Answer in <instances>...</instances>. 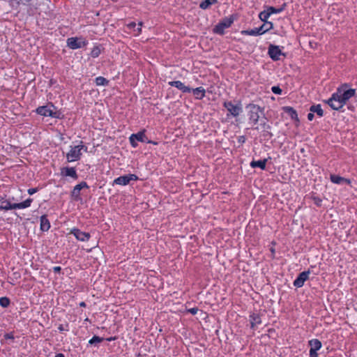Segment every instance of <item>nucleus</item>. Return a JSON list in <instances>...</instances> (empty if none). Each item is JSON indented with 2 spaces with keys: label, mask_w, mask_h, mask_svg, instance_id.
I'll return each mask as SVG.
<instances>
[{
  "label": "nucleus",
  "mask_w": 357,
  "mask_h": 357,
  "mask_svg": "<svg viewBox=\"0 0 357 357\" xmlns=\"http://www.w3.org/2000/svg\"><path fill=\"white\" fill-rule=\"evenodd\" d=\"M32 202L31 198H28L22 202L11 204L10 201L1 198L0 199V211L26 208L31 206Z\"/></svg>",
  "instance_id": "f257e3e1"
},
{
  "label": "nucleus",
  "mask_w": 357,
  "mask_h": 357,
  "mask_svg": "<svg viewBox=\"0 0 357 357\" xmlns=\"http://www.w3.org/2000/svg\"><path fill=\"white\" fill-rule=\"evenodd\" d=\"M69 152L66 154V159L68 162H75L80 160L82 155V151L84 150L87 151V147L83 145V142H80V144L77 146H70Z\"/></svg>",
  "instance_id": "f03ea898"
},
{
  "label": "nucleus",
  "mask_w": 357,
  "mask_h": 357,
  "mask_svg": "<svg viewBox=\"0 0 357 357\" xmlns=\"http://www.w3.org/2000/svg\"><path fill=\"white\" fill-rule=\"evenodd\" d=\"M36 112L38 114L43 116H50L52 118H59V112L56 110V107L52 103H48L46 105L40 106Z\"/></svg>",
  "instance_id": "7ed1b4c3"
},
{
  "label": "nucleus",
  "mask_w": 357,
  "mask_h": 357,
  "mask_svg": "<svg viewBox=\"0 0 357 357\" xmlns=\"http://www.w3.org/2000/svg\"><path fill=\"white\" fill-rule=\"evenodd\" d=\"M273 27V24L271 22H266V23L263 24L259 27L250 30H243L241 31V33L246 36H259L272 29Z\"/></svg>",
  "instance_id": "20e7f679"
},
{
  "label": "nucleus",
  "mask_w": 357,
  "mask_h": 357,
  "mask_svg": "<svg viewBox=\"0 0 357 357\" xmlns=\"http://www.w3.org/2000/svg\"><path fill=\"white\" fill-rule=\"evenodd\" d=\"M233 22L234 18L232 16L224 18L214 26L213 30V33L218 35H223L225 33V29L230 27Z\"/></svg>",
  "instance_id": "39448f33"
},
{
  "label": "nucleus",
  "mask_w": 357,
  "mask_h": 357,
  "mask_svg": "<svg viewBox=\"0 0 357 357\" xmlns=\"http://www.w3.org/2000/svg\"><path fill=\"white\" fill-rule=\"evenodd\" d=\"M223 106L229 112V114H227V116L231 115L234 117H237L243 111L241 103L234 104L232 101H225L223 103Z\"/></svg>",
  "instance_id": "423d86ee"
},
{
  "label": "nucleus",
  "mask_w": 357,
  "mask_h": 357,
  "mask_svg": "<svg viewBox=\"0 0 357 357\" xmlns=\"http://www.w3.org/2000/svg\"><path fill=\"white\" fill-rule=\"evenodd\" d=\"M249 109L248 116L249 119L255 125L257 124L259 119V113L262 112L261 107L255 104H249L247 107Z\"/></svg>",
  "instance_id": "0eeeda50"
},
{
  "label": "nucleus",
  "mask_w": 357,
  "mask_h": 357,
  "mask_svg": "<svg viewBox=\"0 0 357 357\" xmlns=\"http://www.w3.org/2000/svg\"><path fill=\"white\" fill-rule=\"evenodd\" d=\"M87 43V40L82 38L72 37L67 39V46L72 50L82 48Z\"/></svg>",
  "instance_id": "6e6552de"
},
{
  "label": "nucleus",
  "mask_w": 357,
  "mask_h": 357,
  "mask_svg": "<svg viewBox=\"0 0 357 357\" xmlns=\"http://www.w3.org/2000/svg\"><path fill=\"white\" fill-rule=\"evenodd\" d=\"M336 93L340 97L342 103L345 105L350 98L356 96V90L354 89H350L343 91L342 88H338Z\"/></svg>",
  "instance_id": "1a4fd4ad"
},
{
  "label": "nucleus",
  "mask_w": 357,
  "mask_h": 357,
  "mask_svg": "<svg viewBox=\"0 0 357 357\" xmlns=\"http://www.w3.org/2000/svg\"><path fill=\"white\" fill-rule=\"evenodd\" d=\"M129 140L132 146L135 148L137 146V141L151 143V142L148 140L146 135L144 134V131H140L137 133L132 134L129 137Z\"/></svg>",
  "instance_id": "9d476101"
},
{
  "label": "nucleus",
  "mask_w": 357,
  "mask_h": 357,
  "mask_svg": "<svg viewBox=\"0 0 357 357\" xmlns=\"http://www.w3.org/2000/svg\"><path fill=\"white\" fill-rule=\"evenodd\" d=\"M326 102L334 110H340L344 105L336 93H333Z\"/></svg>",
  "instance_id": "9b49d317"
},
{
  "label": "nucleus",
  "mask_w": 357,
  "mask_h": 357,
  "mask_svg": "<svg viewBox=\"0 0 357 357\" xmlns=\"http://www.w3.org/2000/svg\"><path fill=\"white\" fill-rule=\"evenodd\" d=\"M268 54L273 61L280 60L281 55L285 56V54L281 51L279 46L272 44L268 46Z\"/></svg>",
  "instance_id": "f8f14e48"
},
{
  "label": "nucleus",
  "mask_w": 357,
  "mask_h": 357,
  "mask_svg": "<svg viewBox=\"0 0 357 357\" xmlns=\"http://www.w3.org/2000/svg\"><path fill=\"white\" fill-rule=\"evenodd\" d=\"M138 177L135 174H130L119 176L114 179V183L121 185H126L129 184L131 181H137Z\"/></svg>",
  "instance_id": "ddd939ff"
},
{
  "label": "nucleus",
  "mask_w": 357,
  "mask_h": 357,
  "mask_svg": "<svg viewBox=\"0 0 357 357\" xmlns=\"http://www.w3.org/2000/svg\"><path fill=\"white\" fill-rule=\"evenodd\" d=\"M84 188H89V185L85 181H82L79 184L76 185L71 191L70 195L72 199L75 201L80 200V191Z\"/></svg>",
  "instance_id": "4468645a"
},
{
  "label": "nucleus",
  "mask_w": 357,
  "mask_h": 357,
  "mask_svg": "<svg viewBox=\"0 0 357 357\" xmlns=\"http://www.w3.org/2000/svg\"><path fill=\"white\" fill-rule=\"evenodd\" d=\"M70 234H73L77 240L82 242H86L91 238V235L89 233L82 231L77 228H73L70 230Z\"/></svg>",
  "instance_id": "2eb2a0df"
},
{
  "label": "nucleus",
  "mask_w": 357,
  "mask_h": 357,
  "mask_svg": "<svg viewBox=\"0 0 357 357\" xmlns=\"http://www.w3.org/2000/svg\"><path fill=\"white\" fill-rule=\"evenodd\" d=\"M310 273V271L301 272L294 281V285L296 287H303L305 282L309 278Z\"/></svg>",
  "instance_id": "dca6fc26"
},
{
  "label": "nucleus",
  "mask_w": 357,
  "mask_h": 357,
  "mask_svg": "<svg viewBox=\"0 0 357 357\" xmlns=\"http://www.w3.org/2000/svg\"><path fill=\"white\" fill-rule=\"evenodd\" d=\"M61 175L62 176H70L74 179H77L78 175L75 167H66L61 169Z\"/></svg>",
  "instance_id": "f3484780"
},
{
  "label": "nucleus",
  "mask_w": 357,
  "mask_h": 357,
  "mask_svg": "<svg viewBox=\"0 0 357 357\" xmlns=\"http://www.w3.org/2000/svg\"><path fill=\"white\" fill-rule=\"evenodd\" d=\"M169 85L174 86L178 89L181 90L183 93H190L191 89L189 86H185L181 81H172L169 82Z\"/></svg>",
  "instance_id": "a211bd4d"
},
{
  "label": "nucleus",
  "mask_w": 357,
  "mask_h": 357,
  "mask_svg": "<svg viewBox=\"0 0 357 357\" xmlns=\"http://www.w3.org/2000/svg\"><path fill=\"white\" fill-rule=\"evenodd\" d=\"M330 179L332 183H335V184H339V185L344 184V183L350 184V183H351L349 179L342 177V176H340L339 175H336V174H331Z\"/></svg>",
  "instance_id": "6ab92c4d"
},
{
  "label": "nucleus",
  "mask_w": 357,
  "mask_h": 357,
  "mask_svg": "<svg viewBox=\"0 0 357 357\" xmlns=\"http://www.w3.org/2000/svg\"><path fill=\"white\" fill-rule=\"evenodd\" d=\"M40 229L43 231H47L50 228V222L47 218V215H43L40 218Z\"/></svg>",
  "instance_id": "aec40b11"
},
{
  "label": "nucleus",
  "mask_w": 357,
  "mask_h": 357,
  "mask_svg": "<svg viewBox=\"0 0 357 357\" xmlns=\"http://www.w3.org/2000/svg\"><path fill=\"white\" fill-rule=\"evenodd\" d=\"M191 91H192L193 95L197 100H202L205 96L206 93V91L202 86H199L193 89H191Z\"/></svg>",
  "instance_id": "412c9836"
},
{
  "label": "nucleus",
  "mask_w": 357,
  "mask_h": 357,
  "mask_svg": "<svg viewBox=\"0 0 357 357\" xmlns=\"http://www.w3.org/2000/svg\"><path fill=\"white\" fill-rule=\"evenodd\" d=\"M268 161V159L265 158L262 160H252L250 162V166L252 168L259 167L261 169H266V162Z\"/></svg>",
  "instance_id": "4be33fe9"
},
{
  "label": "nucleus",
  "mask_w": 357,
  "mask_h": 357,
  "mask_svg": "<svg viewBox=\"0 0 357 357\" xmlns=\"http://www.w3.org/2000/svg\"><path fill=\"white\" fill-rule=\"evenodd\" d=\"M283 110L291 117V119L298 120L297 112L294 108L291 107H284Z\"/></svg>",
  "instance_id": "5701e85b"
},
{
  "label": "nucleus",
  "mask_w": 357,
  "mask_h": 357,
  "mask_svg": "<svg viewBox=\"0 0 357 357\" xmlns=\"http://www.w3.org/2000/svg\"><path fill=\"white\" fill-rule=\"evenodd\" d=\"M311 350L318 351L321 347V342L318 339H312L309 341Z\"/></svg>",
  "instance_id": "b1692460"
},
{
  "label": "nucleus",
  "mask_w": 357,
  "mask_h": 357,
  "mask_svg": "<svg viewBox=\"0 0 357 357\" xmlns=\"http://www.w3.org/2000/svg\"><path fill=\"white\" fill-rule=\"evenodd\" d=\"M310 111L312 113H316L319 117L324 116V111L319 104L312 105L310 108Z\"/></svg>",
  "instance_id": "393cba45"
},
{
  "label": "nucleus",
  "mask_w": 357,
  "mask_h": 357,
  "mask_svg": "<svg viewBox=\"0 0 357 357\" xmlns=\"http://www.w3.org/2000/svg\"><path fill=\"white\" fill-rule=\"evenodd\" d=\"M285 7H286V3H283L282 6L278 8H276L273 6H268L266 8H267L268 11L270 13V15H272V14L280 13L281 12H282L284 10Z\"/></svg>",
  "instance_id": "a878e982"
},
{
  "label": "nucleus",
  "mask_w": 357,
  "mask_h": 357,
  "mask_svg": "<svg viewBox=\"0 0 357 357\" xmlns=\"http://www.w3.org/2000/svg\"><path fill=\"white\" fill-rule=\"evenodd\" d=\"M218 0H205L199 4V8L206 10L208 9L211 6L215 4Z\"/></svg>",
  "instance_id": "bb28decb"
},
{
  "label": "nucleus",
  "mask_w": 357,
  "mask_h": 357,
  "mask_svg": "<svg viewBox=\"0 0 357 357\" xmlns=\"http://www.w3.org/2000/svg\"><path fill=\"white\" fill-rule=\"evenodd\" d=\"M251 327L254 328L256 325L261 324V318L259 315L253 314L250 317Z\"/></svg>",
  "instance_id": "cd10ccee"
},
{
  "label": "nucleus",
  "mask_w": 357,
  "mask_h": 357,
  "mask_svg": "<svg viewBox=\"0 0 357 357\" xmlns=\"http://www.w3.org/2000/svg\"><path fill=\"white\" fill-rule=\"evenodd\" d=\"M95 82L97 86H108L109 81L102 76H99L96 78Z\"/></svg>",
  "instance_id": "c85d7f7f"
},
{
  "label": "nucleus",
  "mask_w": 357,
  "mask_h": 357,
  "mask_svg": "<svg viewBox=\"0 0 357 357\" xmlns=\"http://www.w3.org/2000/svg\"><path fill=\"white\" fill-rule=\"evenodd\" d=\"M271 16L270 15V13L268 11L267 8L264 10V11H261L259 15V19L262 21V22H264V23H266V22H268V17Z\"/></svg>",
  "instance_id": "c756f323"
},
{
  "label": "nucleus",
  "mask_w": 357,
  "mask_h": 357,
  "mask_svg": "<svg viewBox=\"0 0 357 357\" xmlns=\"http://www.w3.org/2000/svg\"><path fill=\"white\" fill-rule=\"evenodd\" d=\"M104 340L103 337L94 335L89 341V344L91 345H96L98 343H100Z\"/></svg>",
  "instance_id": "7c9ffc66"
},
{
  "label": "nucleus",
  "mask_w": 357,
  "mask_h": 357,
  "mask_svg": "<svg viewBox=\"0 0 357 357\" xmlns=\"http://www.w3.org/2000/svg\"><path fill=\"white\" fill-rule=\"evenodd\" d=\"M100 49L99 47L98 46H96L94 47L91 52V56L93 57V58H97L100 54Z\"/></svg>",
  "instance_id": "2f4dec72"
},
{
  "label": "nucleus",
  "mask_w": 357,
  "mask_h": 357,
  "mask_svg": "<svg viewBox=\"0 0 357 357\" xmlns=\"http://www.w3.org/2000/svg\"><path fill=\"white\" fill-rule=\"evenodd\" d=\"M10 299L7 297L0 298V305L3 307H7L10 305Z\"/></svg>",
  "instance_id": "473e14b6"
},
{
  "label": "nucleus",
  "mask_w": 357,
  "mask_h": 357,
  "mask_svg": "<svg viewBox=\"0 0 357 357\" xmlns=\"http://www.w3.org/2000/svg\"><path fill=\"white\" fill-rule=\"evenodd\" d=\"M271 91L277 95H280L282 93V89L278 86H274L271 88Z\"/></svg>",
  "instance_id": "72a5a7b5"
},
{
  "label": "nucleus",
  "mask_w": 357,
  "mask_h": 357,
  "mask_svg": "<svg viewBox=\"0 0 357 357\" xmlns=\"http://www.w3.org/2000/svg\"><path fill=\"white\" fill-rule=\"evenodd\" d=\"M261 126L262 127L264 131L265 132H267L270 136H271L272 135L271 133L268 132V130H269L271 128V126L270 125L267 124L266 122H264V123H261Z\"/></svg>",
  "instance_id": "f704fd0d"
},
{
  "label": "nucleus",
  "mask_w": 357,
  "mask_h": 357,
  "mask_svg": "<svg viewBox=\"0 0 357 357\" xmlns=\"http://www.w3.org/2000/svg\"><path fill=\"white\" fill-rule=\"evenodd\" d=\"M142 22H139V24H137V29H134V31H135V35H139L141 31H142Z\"/></svg>",
  "instance_id": "c9c22d12"
},
{
  "label": "nucleus",
  "mask_w": 357,
  "mask_h": 357,
  "mask_svg": "<svg viewBox=\"0 0 357 357\" xmlns=\"http://www.w3.org/2000/svg\"><path fill=\"white\" fill-rule=\"evenodd\" d=\"M5 339L14 340V335L13 333H6L4 335Z\"/></svg>",
  "instance_id": "e433bc0d"
},
{
  "label": "nucleus",
  "mask_w": 357,
  "mask_h": 357,
  "mask_svg": "<svg viewBox=\"0 0 357 357\" xmlns=\"http://www.w3.org/2000/svg\"><path fill=\"white\" fill-rule=\"evenodd\" d=\"M313 199L314 201V204L317 206H321L322 200L320 198H319V197H314Z\"/></svg>",
  "instance_id": "4c0bfd02"
},
{
  "label": "nucleus",
  "mask_w": 357,
  "mask_h": 357,
  "mask_svg": "<svg viewBox=\"0 0 357 357\" xmlns=\"http://www.w3.org/2000/svg\"><path fill=\"white\" fill-rule=\"evenodd\" d=\"M198 310H198V308H197V307H192V308L189 309L188 311L190 314H192L195 315V314H196L197 313Z\"/></svg>",
  "instance_id": "58836bf2"
},
{
  "label": "nucleus",
  "mask_w": 357,
  "mask_h": 357,
  "mask_svg": "<svg viewBox=\"0 0 357 357\" xmlns=\"http://www.w3.org/2000/svg\"><path fill=\"white\" fill-rule=\"evenodd\" d=\"M137 24L135 22H130L129 23L128 25H127V27L129 29H135V27H136Z\"/></svg>",
  "instance_id": "ea45409f"
},
{
  "label": "nucleus",
  "mask_w": 357,
  "mask_h": 357,
  "mask_svg": "<svg viewBox=\"0 0 357 357\" xmlns=\"http://www.w3.org/2000/svg\"><path fill=\"white\" fill-rule=\"evenodd\" d=\"M317 351L310 349V357H318Z\"/></svg>",
  "instance_id": "a19ab883"
},
{
  "label": "nucleus",
  "mask_w": 357,
  "mask_h": 357,
  "mask_svg": "<svg viewBox=\"0 0 357 357\" xmlns=\"http://www.w3.org/2000/svg\"><path fill=\"white\" fill-rule=\"evenodd\" d=\"M37 191H38V189L36 188H29L28 190V193L31 195H33L34 193H36Z\"/></svg>",
  "instance_id": "79ce46f5"
},
{
  "label": "nucleus",
  "mask_w": 357,
  "mask_h": 357,
  "mask_svg": "<svg viewBox=\"0 0 357 357\" xmlns=\"http://www.w3.org/2000/svg\"><path fill=\"white\" fill-rule=\"evenodd\" d=\"M313 119H314V114H313L312 112H310L307 114V119H308L309 121H312V120H313Z\"/></svg>",
  "instance_id": "37998d69"
},
{
  "label": "nucleus",
  "mask_w": 357,
  "mask_h": 357,
  "mask_svg": "<svg viewBox=\"0 0 357 357\" xmlns=\"http://www.w3.org/2000/svg\"><path fill=\"white\" fill-rule=\"evenodd\" d=\"M58 330L60 331V332H63L64 331H68L67 328H66L63 325L61 324L59 325V326L58 327Z\"/></svg>",
  "instance_id": "c03bdc74"
},
{
  "label": "nucleus",
  "mask_w": 357,
  "mask_h": 357,
  "mask_svg": "<svg viewBox=\"0 0 357 357\" xmlns=\"http://www.w3.org/2000/svg\"><path fill=\"white\" fill-rule=\"evenodd\" d=\"M61 268L60 266H54L53 268V271L54 273H59L61 271Z\"/></svg>",
  "instance_id": "a18cd8bd"
},
{
  "label": "nucleus",
  "mask_w": 357,
  "mask_h": 357,
  "mask_svg": "<svg viewBox=\"0 0 357 357\" xmlns=\"http://www.w3.org/2000/svg\"><path fill=\"white\" fill-rule=\"evenodd\" d=\"M245 141V137L244 136H240L238 137V142L240 143H244Z\"/></svg>",
  "instance_id": "49530a36"
},
{
  "label": "nucleus",
  "mask_w": 357,
  "mask_h": 357,
  "mask_svg": "<svg viewBox=\"0 0 357 357\" xmlns=\"http://www.w3.org/2000/svg\"><path fill=\"white\" fill-rule=\"evenodd\" d=\"M54 357H65V356L63 354L59 353L57 354Z\"/></svg>",
  "instance_id": "de8ad7c7"
},
{
  "label": "nucleus",
  "mask_w": 357,
  "mask_h": 357,
  "mask_svg": "<svg viewBox=\"0 0 357 357\" xmlns=\"http://www.w3.org/2000/svg\"><path fill=\"white\" fill-rule=\"evenodd\" d=\"M116 340V337H109L107 339V341H112V340Z\"/></svg>",
  "instance_id": "09e8293b"
},
{
  "label": "nucleus",
  "mask_w": 357,
  "mask_h": 357,
  "mask_svg": "<svg viewBox=\"0 0 357 357\" xmlns=\"http://www.w3.org/2000/svg\"><path fill=\"white\" fill-rule=\"evenodd\" d=\"M79 306H80V307H86V303H85L84 302H83V301H82V302H81V303H79Z\"/></svg>",
  "instance_id": "8fccbe9b"
}]
</instances>
